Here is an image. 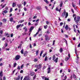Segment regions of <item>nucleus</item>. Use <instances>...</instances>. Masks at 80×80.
<instances>
[{"label":"nucleus","instance_id":"nucleus-1","mask_svg":"<svg viewBox=\"0 0 80 80\" xmlns=\"http://www.w3.org/2000/svg\"><path fill=\"white\" fill-rule=\"evenodd\" d=\"M80 17L78 16L77 17H75L74 18V20L75 21V22H76V24L78 25V22H79V20H80Z\"/></svg>","mask_w":80,"mask_h":80},{"label":"nucleus","instance_id":"nucleus-2","mask_svg":"<svg viewBox=\"0 0 80 80\" xmlns=\"http://www.w3.org/2000/svg\"><path fill=\"white\" fill-rule=\"evenodd\" d=\"M65 15V18H67V17L68 16V12H66V11H64L62 14V17H64Z\"/></svg>","mask_w":80,"mask_h":80},{"label":"nucleus","instance_id":"nucleus-3","mask_svg":"<svg viewBox=\"0 0 80 80\" xmlns=\"http://www.w3.org/2000/svg\"><path fill=\"white\" fill-rule=\"evenodd\" d=\"M48 68L47 70H48L47 73H50L51 72V65H48Z\"/></svg>","mask_w":80,"mask_h":80},{"label":"nucleus","instance_id":"nucleus-4","mask_svg":"<svg viewBox=\"0 0 80 80\" xmlns=\"http://www.w3.org/2000/svg\"><path fill=\"white\" fill-rule=\"evenodd\" d=\"M20 56L19 55H17L15 58V59L16 60H18L20 59Z\"/></svg>","mask_w":80,"mask_h":80},{"label":"nucleus","instance_id":"nucleus-5","mask_svg":"<svg viewBox=\"0 0 80 80\" xmlns=\"http://www.w3.org/2000/svg\"><path fill=\"white\" fill-rule=\"evenodd\" d=\"M42 64H40L39 65L37 66V68L38 70H39L40 68H42Z\"/></svg>","mask_w":80,"mask_h":80},{"label":"nucleus","instance_id":"nucleus-6","mask_svg":"<svg viewBox=\"0 0 80 80\" xmlns=\"http://www.w3.org/2000/svg\"><path fill=\"white\" fill-rule=\"evenodd\" d=\"M14 79L16 80H20V75H18L17 78H15Z\"/></svg>","mask_w":80,"mask_h":80},{"label":"nucleus","instance_id":"nucleus-7","mask_svg":"<svg viewBox=\"0 0 80 80\" xmlns=\"http://www.w3.org/2000/svg\"><path fill=\"white\" fill-rule=\"evenodd\" d=\"M61 9H62V8H60L59 9H58V7H57L56 8V11H57L58 12H59V13L61 11Z\"/></svg>","mask_w":80,"mask_h":80},{"label":"nucleus","instance_id":"nucleus-8","mask_svg":"<svg viewBox=\"0 0 80 80\" xmlns=\"http://www.w3.org/2000/svg\"><path fill=\"white\" fill-rule=\"evenodd\" d=\"M2 77H3V72L1 71L0 72V78H2Z\"/></svg>","mask_w":80,"mask_h":80},{"label":"nucleus","instance_id":"nucleus-9","mask_svg":"<svg viewBox=\"0 0 80 80\" xmlns=\"http://www.w3.org/2000/svg\"><path fill=\"white\" fill-rule=\"evenodd\" d=\"M42 78L43 80L45 79V80H49V79L48 78H47L46 77H45V76H42Z\"/></svg>","mask_w":80,"mask_h":80},{"label":"nucleus","instance_id":"nucleus-10","mask_svg":"<svg viewBox=\"0 0 80 80\" xmlns=\"http://www.w3.org/2000/svg\"><path fill=\"white\" fill-rule=\"evenodd\" d=\"M34 28V27H31L29 29L30 32H32V30H33Z\"/></svg>","mask_w":80,"mask_h":80},{"label":"nucleus","instance_id":"nucleus-11","mask_svg":"<svg viewBox=\"0 0 80 80\" xmlns=\"http://www.w3.org/2000/svg\"><path fill=\"white\" fill-rule=\"evenodd\" d=\"M21 24H20L19 25H17L16 26V28L17 30H18V28H20V26H21Z\"/></svg>","mask_w":80,"mask_h":80},{"label":"nucleus","instance_id":"nucleus-12","mask_svg":"<svg viewBox=\"0 0 80 80\" xmlns=\"http://www.w3.org/2000/svg\"><path fill=\"white\" fill-rule=\"evenodd\" d=\"M4 46L3 48H2L3 49H4L5 48V47H7V46H8V44L6 43L4 44Z\"/></svg>","mask_w":80,"mask_h":80},{"label":"nucleus","instance_id":"nucleus-13","mask_svg":"<svg viewBox=\"0 0 80 80\" xmlns=\"http://www.w3.org/2000/svg\"><path fill=\"white\" fill-rule=\"evenodd\" d=\"M17 6L18 7V8H22L21 4H17Z\"/></svg>","mask_w":80,"mask_h":80},{"label":"nucleus","instance_id":"nucleus-14","mask_svg":"<svg viewBox=\"0 0 80 80\" xmlns=\"http://www.w3.org/2000/svg\"><path fill=\"white\" fill-rule=\"evenodd\" d=\"M1 7H2V8H4V7L6 6V4L3 5V4H2L1 5Z\"/></svg>","mask_w":80,"mask_h":80},{"label":"nucleus","instance_id":"nucleus-15","mask_svg":"<svg viewBox=\"0 0 80 80\" xmlns=\"http://www.w3.org/2000/svg\"><path fill=\"white\" fill-rule=\"evenodd\" d=\"M59 51L60 52V53H62L63 52V48H60L59 50Z\"/></svg>","mask_w":80,"mask_h":80},{"label":"nucleus","instance_id":"nucleus-16","mask_svg":"<svg viewBox=\"0 0 80 80\" xmlns=\"http://www.w3.org/2000/svg\"><path fill=\"white\" fill-rule=\"evenodd\" d=\"M30 75L31 76H33L35 75V72H31L30 73Z\"/></svg>","mask_w":80,"mask_h":80},{"label":"nucleus","instance_id":"nucleus-17","mask_svg":"<svg viewBox=\"0 0 80 80\" xmlns=\"http://www.w3.org/2000/svg\"><path fill=\"white\" fill-rule=\"evenodd\" d=\"M9 20H10V22H13V18L11 17L9 18Z\"/></svg>","mask_w":80,"mask_h":80},{"label":"nucleus","instance_id":"nucleus-18","mask_svg":"<svg viewBox=\"0 0 80 80\" xmlns=\"http://www.w3.org/2000/svg\"><path fill=\"white\" fill-rule=\"evenodd\" d=\"M23 80H29V79L27 77H25Z\"/></svg>","mask_w":80,"mask_h":80},{"label":"nucleus","instance_id":"nucleus-19","mask_svg":"<svg viewBox=\"0 0 80 80\" xmlns=\"http://www.w3.org/2000/svg\"><path fill=\"white\" fill-rule=\"evenodd\" d=\"M5 34L7 36V37H10V34H8V33H5Z\"/></svg>","mask_w":80,"mask_h":80},{"label":"nucleus","instance_id":"nucleus-20","mask_svg":"<svg viewBox=\"0 0 80 80\" xmlns=\"http://www.w3.org/2000/svg\"><path fill=\"white\" fill-rule=\"evenodd\" d=\"M58 58H57L56 59L54 60V62H55L56 63H57L58 62Z\"/></svg>","mask_w":80,"mask_h":80},{"label":"nucleus","instance_id":"nucleus-21","mask_svg":"<svg viewBox=\"0 0 80 80\" xmlns=\"http://www.w3.org/2000/svg\"><path fill=\"white\" fill-rule=\"evenodd\" d=\"M45 37L46 40H47L48 39V36L47 35H46L45 36Z\"/></svg>","mask_w":80,"mask_h":80},{"label":"nucleus","instance_id":"nucleus-22","mask_svg":"<svg viewBox=\"0 0 80 80\" xmlns=\"http://www.w3.org/2000/svg\"><path fill=\"white\" fill-rule=\"evenodd\" d=\"M55 55H53L52 57V60H53V61H54V60H55Z\"/></svg>","mask_w":80,"mask_h":80},{"label":"nucleus","instance_id":"nucleus-23","mask_svg":"<svg viewBox=\"0 0 80 80\" xmlns=\"http://www.w3.org/2000/svg\"><path fill=\"white\" fill-rule=\"evenodd\" d=\"M73 77L74 79H77V77H76V76H75V74H73Z\"/></svg>","mask_w":80,"mask_h":80},{"label":"nucleus","instance_id":"nucleus-24","mask_svg":"<svg viewBox=\"0 0 80 80\" xmlns=\"http://www.w3.org/2000/svg\"><path fill=\"white\" fill-rule=\"evenodd\" d=\"M65 28L66 29V30H68V26L67 24L66 25Z\"/></svg>","mask_w":80,"mask_h":80},{"label":"nucleus","instance_id":"nucleus-25","mask_svg":"<svg viewBox=\"0 0 80 80\" xmlns=\"http://www.w3.org/2000/svg\"><path fill=\"white\" fill-rule=\"evenodd\" d=\"M15 6H16V3H13L12 4V7H15Z\"/></svg>","mask_w":80,"mask_h":80},{"label":"nucleus","instance_id":"nucleus-26","mask_svg":"<svg viewBox=\"0 0 80 80\" xmlns=\"http://www.w3.org/2000/svg\"><path fill=\"white\" fill-rule=\"evenodd\" d=\"M41 8V7L40 6L37 7H36V9L37 10H40Z\"/></svg>","mask_w":80,"mask_h":80},{"label":"nucleus","instance_id":"nucleus-27","mask_svg":"<svg viewBox=\"0 0 80 80\" xmlns=\"http://www.w3.org/2000/svg\"><path fill=\"white\" fill-rule=\"evenodd\" d=\"M39 52V50H37V51H36V54L37 56L38 55V54Z\"/></svg>","mask_w":80,"mask_h":80},{"label":"nucleus","instance_id":"nucleus-28","mask_svg":"<svg viewBox=\"0 0 80 80\" xmlns=\"http://www.w3.org/2000/svg\"><path fill=\"white\" fill-rule=\"evenodd\" d=\"M41 30H42V29H41L40 28H39L38 30V32H38V33H39V32H40V31H41Z\"/></svg>","mask_w":80,"mask_h":80},{"label":"nucleus","instance_id":"nucleus-29","mask_svg":"<svg viewBox=\"0 0 80 80\" xmlns=\"http://www.w3.org/2000/svg\"><path fill=\"white\" fill-rule=\"evenodd\" d=\"M16 65H17V63H16V62H15L13 63V67H16Z\"/></svg>","mask_w":80,"mask_h":80},{"label":"nucleus","instance_id":"nucleus-30","mask_svg":"<svg viewBox=\"0 0 80 80\" xmlns=\"http://www.w3.org/2000/svg\"><path fill=\"white\" fill-rule=\"evenodd\" d=\"M63 5V2H61L60 6L61 7H62V5Z\"/></svg>","mask_w":80,"mask_h":80},{"label":"nucleus","instance_id":"nucleus-31","mask_svg":"<svg viewBox=\"0 0 80 80\" xmlns=\"http://www.w3.org/2000/svg\"><path fill=\"white\" fill-rule=\"evenodd\" d=\"M3 22H7V19L5 18H4L3 20Z\"/></svg>","mask_w":80,"mask_h":80},{"label":"nucleus","instance_id":"nucleus-32","mask_svg":"<svg viewBox=\"0 0 80 80\" xmlns=\"http://www.w3.org/2000/svg\"><path fill=\"white\" fill-rule=\"evenodd\" d=\"M21 53L22 54H23V49H22L21 51Z\"/></svg>","mask_w":80,"mask_h":80},{"label":"nucleus","instance_id":"nucleus-33","mask_svg":"<svg viewBox=\"0 0 80 80\" xmlns=\"http://www.w3.org/2000/svg\"><path fill=\"white\" fill-rule=\"evenodd\" d=\"M38 61V59L35 58L34 60V62H37Z\"/></svg>","mask_w":80,"mask_h":80},{"label":"nucleus","instance_id":"nucleus-34","mask_svg":"<svg viewBox=\"0 0 80 80\" xmlns=\"http://www.w3.org/2000/svg\"><path fill=\"white\" fill-rule=\"evenodd\" d=\"M55 40H54L53 41V44H52V46H54L55 45Z\"/></svg>","mask_w":80,"mask_h":80},{"label":"nucleus","instance_id":"nucleus-35","mask_svg":"<svg viewBox=\"0 0 80 80\" xmlns=\"http://www.w3.org/2000/svg\"><path fill=\"white\" fill-rule=\"evenodd\" d=\"M3 13H7V12H8L6 10H5L4 11H3Z\"/></svg>","mask_w":80,"mask_h":80},{"label":"nucleus","instance_id":"nucleus-36","mask_svg":"<svg viewBox=\"0 0 80 80\" xmlns=\"http://www.w3.org/2000/svg\"><path fill=\"white\" fill-rule=\"evenodd\" d=\"M46 3H48V2L47 0H43Z\"/></svg>","mask_w":80,"mask_h":80},{"label":"nucleus","instance_id":"nucleus-37","mask_svg":"<svg viewBox=\"0 0 80 80\" xmlns=\"http://www.w3.org/2000/svg\"><path fill=\"white\" fill-rule=\"evenodd\" d=\"M72 7L74 8V7H75L76 6V5L75 4H73V3H72Z\"/></svg>","mask_w":80,"mask_h":80},{"label":"nucleus","instance_id":"nucleus-38","mask_svg":"<svg viewBox=\"0 0 80 80\" xmlns=\"http://www.w3.org/2000/svg\"><path fill=\"white\" fill-rule=\"evenodd\" d=\"M6 39L5 37H4L2 39V41H3L4 40H5Z\"/></svg>","mask_w":80,"mask_h":80},{"label":"nucleus","instance_id":"nucleus-39","mask_svg":"<svg viewBox=\"0 0 80 80\" xmlns=\"http://www.w3.org/2000/svg\"><path fill=\"white\" fill-rule=\"evenodd\" d=\"M24 21H25L24 20H22V21H20V23H22V22H24Z\"/></svg>","mask_w":80,"mask_h":80},{"label":"nucleus","instance_id":"nucleus-40","mask_svg":"<svg viewBox=\"0 0 80 80\" xmlns=\"http://www.w3.org/2000/svg\"><path fill=\"white\" fill-rule=\"evenodd\" d=\"M68 59H69V58H65L66 61H68Z\"/></svg>","mask_w":80,"mask_h":80},{"label":"nucleus","instance_id":"nucleus-41","mask_svg":"<svg viewBox=\"0 0 80 80\" xmlns=\"http://www.w3.org/2000/svg\"><path fill=\"white\" fill-rule=\"evenodd\" d=\"M47 58H48L46 56L44 59V61H47Z\"/></svg>","mask_w":80,"mask_h":80},{"label":"nucleus","instance_id":"nucleus-42","mask_svg":"<svg viewBox=\"0 0 80 80\" xmlns=\"http://www.w3.org/2000/svg\"><path fill=\"white\" fill-rule=\"evenodd\" d=\"M21 46H22V43H21L19 46H18V48H20V47H21Z\"/></svg>","mask_w":80,"mask_h":80},{"label":"nucleus","instance_id":"nucleus-43","mask_svg":"<svg viewBox=\"0 0 80 80\" xmlns=\"http://www.w3.org/2000/svg\"><path fill=\"white\" fill-rule=\"evenodd\" d=\"M44 28L45 29H47V25H46V26H44Z\"/></svg>","mask_w":80,"mask_h":80},{"label":"nucleus","instance_id":"nucleus-44","mask_svg":"<svg viewBox=\"0 0 80 80\" xmlns=\"http://www.w3.org/2000/svg\"><path fill=\"white\" fill-rule=\"evenodd\" d=\"M36 78V75H35L33 78V80H34Z\"/></svg>","mask_w":80,"mask_h":80},{"label":"nucleus","instance_id":"nucleus-45","mask_svg":"<svg viewBox=\"0 0 80 80\" xmlns=\"http://www.w3.org/2000/svg\"><path fill=\"white\" fill-rule=\"evenodd\" d=\"M46 55H47V53H45V54H44L43 55V56H42V57L43 58V57H45V56Z\"/></svg>","mask_w":80,"mask_h":80},{"label":"nucleus","instance_id":"nucleus-46","mask_svg":"<svg viewBox=\"0 0 80 80\" xmlns=\"http://www.w3.org/2000/svg\"><path fill=\"white\" fill-rule=\"evenodd\" d=\"M38 32H37L35 34V35H34V37H36V36H37V34H38Z\"/></svg>","mask_w":80,"mask_h":80},{"label":"nucleus","instance_id":"nucleus-47","mask_svg":"<svg viewBox=\"0 0 80 80\" xmlns=\"http://www.w3.org/2000/svg\"><path fill=\"white\" fill-rule=\"evenodd\" d=\"M64 78H65L64 79V80H66V79H67V76H65Z\"/></svg>","mask_w":80,"mask_h":80},{"label":"nucleus","instance_id":"nucleus-48","mask_svg":"<svg viewBox=\"0 0 80 80\" xmlns=\"http://www.w3.org/2000/svg\"><path fill=\"white\" fill-rule=\"evenodd\" d=\"M0 33H1V34H2V33H3V31L2 30H1L0 31Z\"/></svg>","mask_w":80,"mask_h":80},{"label":"nucleus","instance_id":"nucleus-49","mask_svg":"<svg viewBox=\"0 0 80 80\" xmlns=\"http://www.w3.org/2000/svg\"><path fill=\"white\" fill-rule=\"evenodd\" d=\"M13 37V34L12 33L11 34V37Z\"/></svg>","mask_w":80,"mask_h":80},{"label":"nucleus","instance_id":"nucleus-50","mask_svg":"<svg viewBox=\"0 0 80 80\" xmlns=\"http://www.w3.org/2000/svg\"><path fill=\"white\" fill-rule=\"evenodd\" d=\"M17 69L18 70H20V66H18V68H17Z\"/></svg>","mask_w":80,"mask_h":80},{"label":"nucleus","instance_id":"nucleus-51","mask_svg":"<svg viewBox=\"0 0 80 80\" xmlns=\"http://www.w3.org/2000/svg\"><path fill=\"white\" fill-rule=\"evenodd\" d=\"M29 22H31L32 21V19L31 18H30L28 19Z\"/></svg>","mask_w":80,"mask_h":80},{"label":"nucleus","instance_id":"nucleus-52","mask_svg":"<svg viewBox=\"0 0 80 80\" xmlns=\"http://www.w3.org/2000/svg\"><path fill=\"white\" fill-rule=\"evenodd\" d=\"M71 11L73 13H74V10H73V9H71Z\"/></svg>","mask_w":80,"mask_h":80},{"label":"nucleus","instance_id":"nucleus-53","mask_svg":"<svg viewBox=\"0 0 80 80\" xmlns=\"http://www.w3.org/2000/svg\"><path fill=\"white\" fill-rule=\"evenodd\" d=\"M23 70H21L20 71V73H23Z\"/></svg>","mask_w":80,"mask_h":80},{"label":"nucleus","instance_id":"nucleus-54","mask_svg":"<svg viewBox=\"0 0 80 80\" xmlns=\"http://www.w3.org/2000/svg\"><path fill=\"white\" fill-rule=\"evenodd\" d=\"M23 64H22L21 65V69H22V68H23Z\"/></svg>","mask_w":80,"mask_h":80},{"label":"nucleus","instance_id":"nucleus-55","mask_svg":"<svg viewBox=\"0 0 80 80\" xmlns=\"http://www.w3.org/2000/svg\"><path fill=\"white\" fill-rule=\"evenodd\" d=\"M6 78H5V77L4 76L3 77V80H6Z\"/></svg>","mask_w":80,"mask_h":80},{"label":"nucleus","instance_id":"nucleus-56","mask_svg":"<svg viewBox=\"0 0 80 80\" xmlns=\"http://www.w3.org/2000/svg\"><path fill=\"white\" fill-rule=\"evenodd\" d=\"M24 6H25V5H26V2L25 1L24 2Z\"/></svg>","mask_w":80,"mask_h":80},{"label":"nucleus","instance_id":"nucleus-57","mask_svg":"<svg viewBox=\"0 0 80 80\" xmlns=\"http://www.w3.org/2000/svg\"><path fill=\"white\" fill-rule=\"evenodd\" d=\"M12 10H13V8H11L10 9V12H12Z\"/></svg>","mask_w":80,"mask_h":80},{"label":"nucleus","instance_id":"nucleus-58","mask_svg":"<svg viewBox=\"0 0 80 80\" xmlns=\"http://www.w3.org/2000/svg\"><path fill=\"white\" fill-rule=\"evenodd\" d=\"M37 16H34V17H33V18L34 19H35V18H37Z\"/></svg>","mask_w":80,"mask_h":80},{"label":"nucleus","instance_id":"nucleus-59","mask_svg":"<svg viewBox=\"0 0 80 80\" xmlns=\"http://www.w3.org/2000/svg\"><path fill=\"white\" fill-rule=\"evenodd\" d=\"M62 75L61 76V77L63 78L64 77V73H62Z\"/></svg>","mask_w":80,"mask_h":80},{"label":"nucleus","instance_id":"nucleus-60","mask_svg":"<svg viewBox=\"0 0 80 80\" xmlns=\"http://www.w3.org/2000/svg\"><path fill=\"white\" fill-rule=\"evenodd\" d=\"M65 37H66V38H68V35H67V34H65Z\"/></svg>","mask_w":80,"mask_h":80},{"label":"nucleus","instance_id":"nucleus-61","mask_svg":"<svg viewBox=\"0 0 80 80\" xmlns=\"http://www.w3.org/2000/svg\"><path fill=\"white\" fill-rule=\"evenodd\" d=\"M24 9L25 11H27V8H24Z\"/></svg>","mask_w":80,"mask_h":80},{"label":"nucleus","instance_id":"nucleus-62","mask_svg":"<svg viewBox=\"0 0 80 80\" xmlns=\"http://www.w3.org/2000/svg\"><path fill=\"white\" fill-rule=\"evenodd\" d=\"M74 31L76 33V29L75 28H74Z\"/></svg>","mask_w":80,"mask_h":80},{"label":"nucleus","instance_id":"nucleus-63","mask_svg":"<svg viewBox=\"0 0 80 80\" xmlns=\"http://www.w3.org/2000/svg\"><path fill=\"white\" fill-rule=\"evenodd\" d=\"M27 53H24V56H27Z\"/></svg>","mask_w":80,"mask_h":80},{"label":"nucleus","instance_id":"nucleus-64","mask_svg":"<svg viewBox=\"0 0 80 80\" xmlns=\"http://www.w3.org/2000/svg\"><path fill=\"white\" fill-rule=\"evenodd\" d=\"M78 47H80V43H79L78 45Z\"/></svg>","mask_w":80,"mask_h":80}]
</instances>
